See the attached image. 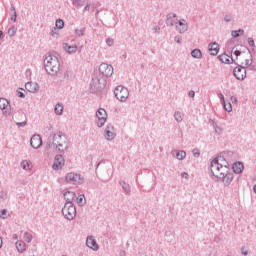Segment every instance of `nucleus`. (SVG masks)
I'll use <instances>...</instances> for the list:
<instances>
[{"instance_id":"f257e3e1","label":"nucleus","mask_w":256,"mask_h":256,"mask_svg":"<svg viewBox=\"0 0 256 256\" xmlns=\"http://www.w3.org/2000/svg\"><path fill=\"white\" fill-rule=\"evenodd\" d=\"M210 171L212 179L219 181L220 177L225 176L231 171L229 162L223 156H218L210 162Z\"/></svg>"},{"instance_id":"f03ea898","label":"nucleus","mask_w":256,"mask_h":256,"mask_svg":"<svg viewBox=\"0 0 256 256\" xmlns=\"http://www.w3.org/2000/svg\"><path fill=\"white\" fill-rule=\"evenodd\" d=\"M52 145L56 153H63L69 150V139L63 132H58L52 136Z\"/></svg>"},{"instance_id":"7ed1b4c3","label":"nucleus","mask_w":256,"mask_h":256,"mask_svg":"<svg viewBox=\"0 0 256 256\" xmlns=\"http://www.w3.org/2000/svg\"><path fill=\"white\" fill-rule=\"evenodd\" d=\"M44 66L48 75H57L59 73L61 63L57 56L49 54L44 59Z\"/></svg>"},{"instance_id":"20e7f679","label":"nucleus","mask_w":256,"mask_h":256,"mask_svg":"<svg viewBox=\"0 0 256 256\" xmlns=\"http://www.w3.org/2000/svg\"><path fill=\"white\" fill-rule=\"evenodd\" d=\"M107 85V80L103 77L94 76L90 83V89L92 93H97V91H101V89H105Z\"/></svg>"},{"instance_id":"39448f33","label":"nucleus","mask_w":256,"mask_h":256,"mask_svg":"<svg viewBox=\"0 0 256 256\" xmlns=\"http://www.w3.org/2000/svg\"><path fill=\"white\" fill-rule=\"evenodd\" d=\"M62 215L68 221H73V219L77 217V208L75 207V204H65L62 208Z\"/></svg>"},{"instance_id":"423d86ee","label":"nucleus","mask_w":256,"mask_h":256,"mask_svg":"<svg viewBox=\"0 0 256 256\" xmlns=\"http://www.w3.org/2000/svg\"><path fill=\"white\" fill-rule=\"evenodd\" d=\"M114 95L118 101L125 103L129 99V89L125 86H117L114 90Z\"/></svg>"},{"instance_id":"0eeeda50","label":"nucleus","mask_w":256,"mask_h":256,"mask_svg":"<svg viewBox=\"0 0 256 256\" xmlns=\"http://www.w3.org/2000/svg\"><path fill=\"white\" fill-rule=\"evenodd\" d=\"M66 182L72 185H82L84 179L81 174H75L73 172L68 173L65 176Z\"/></svg>"},{"instance_id":"6e6552de","label":"nucleus","mask_w":256,"mask_h":256,"mask_svg":"<svg viewBox=\"0 0 256 256\" xmlns=\"http://www.w3.org/2000/svg\"><path fill=\"white\" fill-rule=\"evenodd\" d=\"M96 117L98 119L97 127H103L107 123V111L103 108H100L96 111Z\"/></svg>"},{"instance_id":"1a4fd4ad","label":"nucleus","mask_w":256,"mask_h":256,"mask_svg":"<svg viewBox=\"0 0 256 256\" xmlns=\"http://www.w3.org/2000/svg\"><path fill=\"white\" fill-rule=\"evenodd\" d=\"M117 137V133H115V126L113 124H107L104 130V139L106 141H113Z\"/></svg>"},{"instance_id":"9d476101","label":"nucleus","mask_w":256,"mask_h":256,"mask_svg":"<svg viewBox=\"0 0 256 256\" xmlns=\"http://www.w3.org/2000/svg\"><path fill=\"white\" fill-rule=\"evenodd\" d=\"M233 75L238 81H243L247 77V70L244 66L238 65L234 68Z\"/></svg>"},{"instance_id":"9b49d317","label":"nucleus","mask_w":256,"mask_h":256,"mask_svg":"<svg viewBox=\"0 0 256 256\" xmlns=\"http://www.w3.org/2000/svg\"><path fill=\"white\" fill-rule=\"evenodd\" d=\"M99 73L104 77H111L113 75V66L107 63H102L99 66Z\"/></svg>"},{"instance_id":"f8f14e48","label":"nucleus","mask_w":256,"mask_h":256,"mask_svg":"<svg viewBox=\"0 0 256 256\" xmlns=\"http://www.w3.org/2000/svg\"><path fill=\"white\" fill-rule=\"evenodd\" d=\"M64 165H65V158L63 157V155L61 154L56 155L54 158L52 169H54V171H59V169H63Z\"/></svg>"},{"instance_id":"ddd939ff","label":"nucleus","mask_w":256,"mask_h":256,"mask_svg":"<svg viewBox=\"0 0 256 256\" xmlns=\"http://www.w3.org/2000/svg\"><path fill=\"white\" fill-rule=\"evenodd\" d=\"M0 109L6 117L11 115V105L6 98H0Z\"/></svg>"},{"instance_id":"4468645a","label":"nucleus","mask_w":256,"mask_h":256,"mask_svg":"<svg viewBox=\"0 0 256 256\" xmlns=\"http://www.w3.org/2000/svg\"><path fill=\"white\" fill-rule=\"evenodd\" d=\"M176 31L183 35V33H187L189 31V24L185 19H180L176 22Z\"/></svg>"},{"instance_id":"2eb2a0df","label":"nucleus","mask_w":256,"mask_h":256,"mask_svg":"<svg viewBox=\"0 0 256 256\" xmlns=\"http://www.w3.org/2000/svg\"><path fill=\"white\" fill-rule=\"evenodd\" d=\"M30 145L33 149H39L41 145H43V139L41 138V135L35 134L30 139Z\"/></svg>"},{"instance_id":"dca6fc26","label":"nucleus","mask_w":256,"mask_h":256,"mask_svg":"<svg viewBox=\"0 0 256 256\" xmlns=\"http://www.w3.org/2000/svg\"><path fill=\"white\" fill-rule=\"evenodd\" d=\"M218 181H222L225 187H229L233 183V172L230 171L224 174V176L218 178Z\"/></svg>"},{"instance_id":"f3484780","label":"nucleus","mask_w":256,"mask_h":256,"mask_svg":"<svg viewBox=\"0 0 256 256\" xmlns=\"http://www.w3.org/2000/svg\"><path fill=\"white\" fill-rule=\"evenodd\" d=\"M86 246L89 249H92V251H99V244H97V241L93 236H88L86 239Z\"/></svg>"},{"instance_id":"a211bd4d","label":"nucleus","mask_w":256,"mask_h":256,"mask_svg":"<svg viewBox=\"0 0 256 256\" xmlns=\"http://www.w3.org/2000/svg\"><path fill=\"white\" fill-rule=\"evenodd\" d=\"M75 197H77V194L73 191H66L64 193V199L66 201L65 205H71L73 204V201H75Z\"/></svg>"},{"instance_id":"6ab92c4d","label":"nucleus","mask_w":256,"mask_h":256,"mask_svg":"<svg viewBox=\"0 0 256 256\" xmlns=\"http://www.w3.org/2000/svg\"><path fill=\"white\" fill-rule=\"evenodd\" d=\"M25 89L29 93H37L39 91V84L38 83H33V82H27L25 84Z\"/></svg>"},{"instance_id":"aec40b11","label":"nucleus","mask_w":256,"mask_h":256,"mask_svg":"<svg viewBox=\"0 0 256 256\" xmlns=\"http://www.w3.org/2000/svg\"><path fill=\"white\" fill-rule=\"evenodd\" d=\"M208 51H210V55L215 57L219 53V44L217 42H212L208 45Z\"/></svg>"},{"instance_id":"412c9836","label":"nucleus","mask_w":256,"mask_h":256,"mask_svg":"<svg viewBox=\"0 0 256 256\" xmlns=\"http://www.w3.org/2000/svg\"><path fill=\"white\" fill-rule=\"evenodd\" d=\"M175 17H177L176 13L170 12L167 14L166 20H165L167 27H173L175 25V20H173L175 19Z\"/></svg>"},{"instance_id":"4be33fe9","label":"nucleus","mask_w":256,"mask_h":256,"mask_svg":"<svg viewBox=\"0 0 256 256\" xmlns=\"http://www.w3.org/2000/svg\"><path fill=\"white\" fill-rule=\"evenodd\" d=\"M62 47L66 53L72 55V53H77V45H69V43H63Z\"/></svg>"},{"instance_id":"5701e85b","label":"nucleus","mask_w":256,"mask_h":256,"mask_svg":"<svg viewBox=\"0 0 256 256\" xmlns=\"http://www.w3.org/2000/svg\"><path fill=\"white\" fill-rule=\"evenodd\" d=\"M233 172L237 175L243 173V169H245V166L243 165V162H235L232 166Z\"/></svg>"},{"instance_id":"b1692460","label":"nucleus","mask_w":256,"mask_h":256,"mask_svg":"<svg viewBox=\"0 0 256 256\" xmlns=\"http://www.w3.org/2000/svg\"><path fill=\"white\" fill-rule=\"evenodd\" d=\"M209 123H210L211 127H213V129H214L215 135L223 134V128L219 127V125H217V122H215V120L209 119Z\"/></svg>"},{"instance_id":"393cba45","label":"nucleus","mask_w":256,"mask_h":256,"mask_svg":"<svg viewBox=\"0 0 256 256\" xmlns=\"http://www.w3.org/2000/svg\"><path fill=\"white\" fill-rule=\"evenodd\" d=\"M218 59L221 61V63H226L227 65H231V63L234 61L233 58H231L226 53L219 55Z\"/></svg>"},{"instance_id":"a878e982","label":"nucleus","mask_w":256,"mask_h":256,"mask_svg":"<svg viewBox=\"0 0 256 256\" xmlns=\"http://www.w3.org/2000/svg\"><path fill=\"white\" fill-rule=\"evenodd\" d=\"M19 117H17L18 121H22V122H16L17 127H25V125H27V116L23 115L22 113L18 114Z\"/></svg>"},{"instance_id":"bb28decb","label":"nucleus","mask_w":256,"mask_h":256,"mask_svg":"<svg viewBox=\"0 0 256 256\" xmlns=\"http://www.w3.org/2000/svg\"><path fill=\"white\" fill-rule=\"evenodd\" d=\"M176 153V159H178V161H183V159L185 157H187V152H185L184 150L181 151H172V155H175Z\"/></svg>"},{"instance_id":"cd10ccee","label":"nucleus","mask_w":256,"mask_h":256,"mask_svg":"<svg viewBox=\"0 0 256 256\" xmlns=\"http://www.w3.org/2000/svg\"><path fill=\"white\" fill-rule=\"evenodd\" d=\"M27 245L23 241H17L16 242V249L18 253H23L26 250Z\"/></svg>"},{"instance_id":"c85d7f7f","label":"nucleus","mask_w":256,"mask_h":256,"mask_svg":"<svg viewBox=\"0 0 256 256\" xmlns=\"http://www.w3.org/2000/svg\"><path fill=\"white\" fill-rule=\"evenodd\" d=\"M120 185L126 195H131V186L125 181H120Z\"/></svg>"},{"instance_id":"c756f323","label":"nucleus","mask_w":256,"mask_h":256,"mask_svg":"<svg viewBox=\"0 0 256 256\" xmlns=\"http://www.w3.org/2000/svg\"><path fill=\"white\" fill-rule=\"evenodd\" d=\"M76 202H77V205H79V207H83L87 203V200H85V194L79 195L76 198Z\"/></svg>"},{"instance_id":"7c9ffc66","label":"nucleus","mask_w":256,"mask_h":256,"mask_svg":"<svg viewBox=\"0 0 256 256\" xmlns=\"http://www.w3.org/2000/svg\"><path fill=\"white\" fill-rule=\"evenodd\" d=\"M191 56L194 58V59H201L203 57V53L201 52L200 49H194L191 51Z\"/></svg>"},{"instance_id":"2f4dec72","label":"nucleus","mask_w":256,"mask_h":256,"mask_svg":"<svg viewBox=\"0 0 256 256\" xmlns=\"http://www.w3.org/2000/svg\"><path fill=\"white\" fill-rule=\"evenodd\" d=\"M63 103H57L54 107V111L56 115H63Z\"/></svg>"},{"instance_id":"473e14b6","label":"nucleus","mask_w":256,"mask_h":256,"mask_svg":"<svg viewBox=\"0 0 256 256\" xmlns=\"http://www.w3.org/2000/svg\"><path fill=\"white\" fill-rule=\"evenodd\" d=\"M231 35H232V37L237 39V37H241V35H245V30H243V29L232 30Z\"/></svg>"},{"instance_id":"72a5a7b5","label":"nucleus","mask_w":256,"mask_h":256,"mask_svg":"<svg viewBox=\"0 0 256 256\" xmlns=\"http://www.w3.org/2000/svg\"><path fill=\"white\" fill-rule=\"evenodd\" d=\"M183 117H184L183 112L177 111L174 113V119L175 121H177V123H181V121H183Z\"/></svg>"},{"instance_id":"f704fd0d","label":"nucleus","mask_w":256,"mask_h":256,"mask_svg":"<svg viewBox=\"0 0 256 256\" xmlns=\"http://www.w3.org/2000/svg\"><path fill=\"white\" fill-rule=\"evenodd\" d=\"M248 53L250 55V59L245 60V66L244 67L247 68V69H250L251 64L253 62V54H251V50H248Z\"/></svg>"},{"instance_id":"c9c22d12","label":"nucleus","mask_w":256,"mask_h":256,"mask_svg":"<svg viewBox=\"0 0 256 256\" xmlns=\"http://www.w3.org/2000/svg\"><path fill=\"white\" fill-rule=\"evenodd\" d=\"M72 5L74 7H77V8L83 7V5H85V1H83V0H72Z\"/></svg>"},{"instance_id":"e433bc0d","label":"nucleus","mask_w":256,"mask_h":256,"mask_svg":"<svg viewBox=\"0 0 256 256\" xmlns=\"http://www.w3.org/2000/svg\"><path fill=\"white\" fill-rule=\"evenodd\" d=\"M55 25L57 29H63V27H65V22L63 19H57Z\"/></svg>"},{"instance_id":"4c0bfd02","label":"nucleus","mask_w":256,"mask_h":256,"mask_svg":"<svg viewBox=\"0 0 256 256\" xmlns=\"http://www.w3.org/2000/svg\"><path fill=\"white\" fill-rule=\"evenodd\" d=\"M24 240L26 241V243H31V241H33V235H31V233L29 232H25Z\"/></svg>"},{"instance_id":"58836bf2","label":"nucleus","mask_w":256,"mask_h":256,"mask_svg":"<svg viewBox=\"0 0 256 256\" xmlns=\"http://www.w3.org/2000/svg\"><path fill=\"white\" fill-rule=\"evenodd\" d=\"M17 33V28L15 26H12L8 29V35L9 37H15V34Z\"/></svg>"},{"instance_id":"ea45409f","label":"nucleus","mask_w":256,"mask_h":256,"mask_svg":"<svg viewBox=\"0 0 256 256\" xmlns=\"http://www.w3.org/2000/svg\"><path fill=\"white\" fill-rule=\"evenodd\" d=\"M223 107H224L225 111H227L228 113H231V111H233V106L231 105V102L224 103Z\"/></svg>"},{"instance_id":"a19ab883","label":"nucleus","mask_w":256,"mask_h":256,"mask_svg":"<svg viewBox=\"0 0 256 256\" xmlns=\"http://www.w3.org/2000/svg\"><path fill=\"white\" fill-rule=\"evenodd\" d=\"M51 143L53 144V140L51 138V136L48 138V142L46 144V147H45V151L47 153V155H49V151L51 149Z\"/></svg>"},{"instance_id":"79ce46f5","label":"nucleus","mask_w":256,"mask_h":256,"mask_svg":"<svg viewBox=\"0 0 256 256\" xmlns=\"http://www.w3.org/2000/svg\"><path fill=\"white\" fill-rule=\"evenodd\" d=\"M30 165H31V162H29V161H27V160H23V161L21 162V167H22V169H24L25 171H27V169H29Z\"/></svg>"},{"instance_id":"37998d69","label":"nucleus","mask_w":256,"mask_h":256,"mask_svg":"<svg viewBox=\"0 0 256 256\" xmlns=\"http://www.w3.org/2000/svg\"><path fill=\"white\" fill-rule=\"evenodd\" d=\"M75 33H76L77 37H83L85 35V28L76 29Z\"/></svg>"},{"instance_id":"c03bdc74","label":"nucleus","mask_w":256,"mask_h":256,"mask_svg":"<svg viewBox=\"0 0 256 256\" xmlns=\"http://www.w3.org/2000/svg\"><path fill=\"white\" fill-rule=\"evenodd\" d=\"M0 218L1 219H7V209H2L0 211Z\"/></svg>"},{"instance_id":"a18cd8bd","label":"nucleus","mask_w":256,"mask_h":256,"mask_svg":"<svg viewBox=\"0 0 256 256\" xmlns=\"http://www.w3.org/2000/svg\"><path fill=\"white\" fill-rule=\"evenodd\" d=\"M114 43H115V41L113 40V38H108L106 40V45H108V47H113Z\"/></svg>"},{"instance_id":"49530a36","label":"nucleus","mask_w":256,"mask_h":256,"mask_svg":"<svg viewBox=\"0 0 256 256\" xmlns=\"http://www.w3.org/2000/svg\"><path fill=\"white\" fill-rule=\"evenodd\" d=\"M248 45L250 47H255V40L252 37L248 38Z\"/></svg>"},{"instance_id":"de8ad7c7","label":"nucleus","mask_w":256,"mask_h":256,"mask_svg":"<svg viewBox=\"0 0 256 256\" xmlns=\"http://www.w3.org/2000/svg\"><path fill=\"white\" fill-rule=\"evenodd\" d=\"M64 79H65L66 81H69V80L71 79V72L66 71V72L64 73Z\"/></svg>"},{"instance_id":"09e8293b","label":"nucleus","mask_w":256,"mask_h":256,"mask_svg":"<svg viewBox=\"0 0 256 256\" xmlns=\"http://www.w3.org/2000/svg\"><path fill=\"white\" fill-rule=\"evenodd\" d=\"M250 71H256V60H252V64L250 65Z\"/></svg>"},{"instance_id":"8fccbe9b","label":"nucleus","mask_w":256,"mask_h":256,"mask_svg":"<svg viewBox=\"0 0 256 256\" xmlns=\"http://www.w3.org/2000/svg\"><path fill=\"white\" fill-rule=\"evenodd\" d=\"M193 155L195 157H199L201 155V152L199 151V149L197 148H194L193 151H192Z\"/></svg>"},{"instance_id":"3c124183","label":"nucleus","mask_w":256,"mask_h":256,"mask_svg":"<svg viewBox=\"0 0 256 256\" xmlns=\"http://www.w3.org/2000/svg\"><path fill=\"white\" fill-rule=\"evenodd\" d=\"M174 41H176L179 45L183 43V39L181 38V36H175Z\"/></svg>"},{"instance_id":"603ef678","label":"nucleus","mask_w":256,"mask_h":256,"mask_svg":"<svg viewBox=\"0 0 256 256\" xmlns=\"http://www.w3.org/2000/svg\"><path fill=\"white\" fill-rule=\"evenodd\" d=\"M231 19H233V17H232L231 15H225V16H224V21H225L226 23H230Z\"/></svg>"},{"instance_id":"864d4df0","label":"nucleus","mask_w":256,"mask_h":256,"mask_svg":"<svg viewBox=\"0 0 256 256\" xmlns=\"http://www.w3.org/2000/svg\"><path fill=\"white\" fill-rule=\"evenodd\" d=\"M218 97H219L220 101H222V105H224V103H226V102H225V96L223 95V93H219Z\"/></svg>"},{"instance_id":"5fc2aeb1","label":"nucleus","mask_w":256,"mask_h":256,"mask_svg":"<svg viewBox=\"0 0 256 256\" xmlns=\"http://www.w3.org/2000/svg\"><path fill=\"white\" fill-rule=\"evenodd\" d=\"M232 52H234V55H235L236 57L241 56V50H235V48H232Z\"/></svg>"},{"instance_id":"6e6d98bb","label":"nucleus","mask_w":256,"mask_h":256,"mask_svg":"<svg viewBox=\"0 0 256 256\" xmlns=\"http://www.w3.org/2000/svg\"><path fill=\"white\" fill-rule=\"evenodd\" d=\"M11 21H13V23H15V21H17V12H14L12 14V16L10 17Z\"/></svg>"},{"instance_id":"4d7b16f0","label":"nucleus","mask_w":256,"mask_h":256,"mask_svg":"<svg viewBox=\"0 0 256 256\" xmlns=\"http://www.w3.org/2000/svg\"><path fill=\"white\" fill-rule=\"evenodd\" d=\"M17 95L18 97H20V99H25V93H23L22 91H17Z\"/></svg>"},{"instance_id":"13d9d810","label":"nucleus","mask_w":256,"mask_h":256,"mask_svg":"<svg viewBox=\"0 0 256 256\" xmlns=\"http://www.w3.org/2000/svg\"><path fill=\"white\" fill-rule=\"evenodd\" d=\"M241 253H242V255H245V256L249 255V252L247 250H245V247L241 248Z\"/></svg>"},{"instance_id":"bf43d9fd","label":"nucleus","mask_w":256,"mask_h":256,"mask_svg":"<svg viewBox=\"0 0 256 256\" xmlns=\"http://www.w3.org/2000/svg\"><path fill=\"white\" fill-rule=\"evenodd\" d=\"M188 97H191L193 99L195 97V92L193 90H190L188 92Z\"/></svg>"},{"instance_id":"052dcab7","label":"nucleus","mask_w":256,"mask_h":256,"mask_svg":"<svg viewBox=\"0 0 256 256\" xmlns=\"http://www.w3.org/2000/svg\"><path fill=\"white\" fill-rule=\"evenodd\" d=\"M0 199H7V194H5V192H0Z\"/></svg>"},{"instance_id":"680f3d73","label":"nucleus","mask_w":256,"mask_h":256,"mask_svg":"<svg viewBox=\"0 0 256 256\" xmlns=\"http://www.w3.org/2000/svg\"><path fill=\"white\" fill-rule=\"evenodd\" d=\"M181 177H183L184 179H189V174L187 172H183L181 174Z\"/></svg>"},{"instance_id":"e2e57ef3","label":"nucleus","mask_w":256,"mask_h":256,"mask_svg":"<svg viewBox=\"0 0 256 256\" xmlns=\"http://www.w3.org/2000/svg\"><path fill=\"white\" fill-rule=\"evenodd\" d=\"M160 30H161V28L159 26H155L153 28L154 33H157V31H160Z\"/></svg>"},{"instance_id":"0e129e2a","label":"nucleus","mask_w":256,"mask_h":256,"mask_svg":"<svg viewBox=\"0 0 256 256\" xmlns=\"http://www.w3.org/2000/svg\"><path fill=\"white\" fill-rule=\"evenodd\" d=\"M231 101H232V103H237V97L232 96V97H231Z\"/></svg>"},{"instance_id":"69168bd1","label":"nucleus","mask_w":256,"mask_h":256,"mask_svg":"<svg viewBox=\"0 0 256 256\" xmlns=\"http://www.w3.org/2000/svg\"><path fill=\"white\" fill-rule=\"evenodd\" d=\"M10 11H12V13H17V11L15 10V6H13V5H11Z\"/></svg>"},{"instance_id":"338daca9","label":"nucleus","mask_w":256,"mask_h":256,"mask_svg":"<svg viewBox=\"0 0 256 256\" xmlns=\"http://www.w3.org/2000/svg\"><path fill=\"white\" fill-rule=\"evenodd\" d=\"M90 7H91V5H90V4H87V5L84 7L85 11H89Z\"/></svg>"},{"instance_id":"774afa93","label":"nucleus","mask_w":256,"mask_h":256,"mask_svg":"<svg viewBox=\"0 0 256 256\" xmlns=\"http://www.w3.org/2000/svg\"><path fill=\"white\" fill-rule=\"evenodd\" d=\"M252 51L253 53H256V46L254 45V47H252Z\"/></svg>"}]
</instances>
